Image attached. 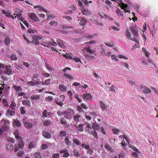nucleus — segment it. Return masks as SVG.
<instances>
[{
	"mask_svg": "<svg viewBox=\"0 0 158 158\" xmlns=\"http://www.w3.org/2000/svg\"><path fill=\"white\" fill-rule=\"evenodd\" d=\"M43 135L45 138H49L50 137L51 134L50 132L48 131H44L42 132Z\"/></svg>",
	"mask_w": 158,
	"mask_h": 158,
	"instance_id": "6ab92c4d",
	"label": "nucleus"
},
{
	"mask_svg": "<svg viewBox=\"0 0 158 158\" xmlns=\"http://www.w3.org/2000/svg\"><path fill=\"white\" fill-rule=\"evenodd\" d=\"M132 32V34L135 36H136L137 35V28L135 27H131V29L130 30Z\"/></svg>",
	"mask_w": 158,
	"mask_h": 158,
	"instance_id": "6e6552de",
	"label": "nucleus"
},
{
	"mask_svg": "<svg viewBox=\"0 0 158 158\" xmlns=\"http://www.w3.org/2000/svg\"><path fill=\"white\" fill-rule=\"evenodd\" d=\"M92 127L94 130H97L100 127V126L96 123H94L92 125Z\"/></svg>",
	"mask_w": 158,
	"mask_h": 158,
	"instance_id": "393cba45",
	"label": "nucleus"
},
{
	"mask_svg": "<svg viewBox=\"0 0 158 158\" xmlns=\"http://www.w3.org/2000/svg\"><path fill=\"white\" fill-rule=\"evenodd\" d=\"M126 36V37L128 39H130L131 36V32L130 30L128 29H127L125 33Z\"/></svg>",
	"mask_w": 158,
	"mask_h": 158,
	"instance_id": "a211bd4d",
	"label": "nucleus"
},
{
	"mask_svg": "<svg viewBox=\"0 0 158 158\" xmlns=\"http://www.w3.org/2000/svg\"><path fill=\"white\" fill-rule=\"evenodd\" d=\"M10 108L12 110H15L16 109V105L15 103L14 102H12L10 104Z\"/></svg>",
	"mask_w": 158,
	"mask_h": 158,
	"instance_id": "72a5a7b5",
	"label": "nucleus"
},
{
	"mask_svg": "<svg viewBox=\"0 0 158 158\" xmlns=\"http://www.w3.org/2000/svg\"><path fill=\"white\" fill-rule=\"evenodd\" d=\"M19 140L18 144L20 148H22L24 147V145L23 141H22V138L21 139Z\"/></svg>",
	"mask_w": 158,
	"mask_h": 158,
	"instance_id": "a878e982",
	"label": "nucleus"
},
{
	"mask_svg": "<svg viewBox=\"0 0 158 158\" xmlns=\"http://www.w3.org/2000/svg\"><path fill=\"white\" fill-rule=\"evenodd\" d=\"M40 98L37 95H32L31 97V99L32 100L37 101Z\"/></svg>",
	"mask_w": 158,
	"mask_h": 158,
	"instance_id": "e433bc0d",
	"label": "nucleus"
},
{
	"mask_svg": "<svg viewBox=\"0 0 158 158\" xmlns=\"http://www.w3.org/2000/svg\"><path fill=\"white\" fill-rule=\"evenodd\" d=\"M13 88L16 91V92H17L19 91H22V89L21 88V87L20 86H17L16 85H14L13 86Z\"/></svg>",
	"mask_w": 158,
	"mask_h": 158,
	"instance_id": "c9c22d12",
	"label": "nucleus"
},
{
	"mask_svg": "<svg viewBox=\"0 0 158 158\" xmlns=\"http://www.w3.org/2000/svg\"><path fill=\"white\" fill-rule=\"evenodd\" d=\"M73 60L75 61L76 62H80L81 63L80 59L76 56L73 57Z\"/></svg>",
	"mask_w": 158,
	"mask_h": 158,
	"instance_id": "bf43d9fd",
	"label": "nucleus"
},
{
	"mask_svg": "<svg viewBox=\"0 0 158 158\" xmlns=\"http://www.w3.org/2000/svg\"><path fill=\"white\" fill-rule=\"evenodd\" d=\"M48 114V111L47 110H44L42 113V115L43 117H47V114Z\"/></svg>",
	"mask_w": 158,
	"mask_h": 158,
	"instance_id": "0e129e2a",
	"label": "nucleus"
},
{
	"mask_svg": "<svg viewBox=\"0 0 158 158\" xmlns=\"http://www.w3.org/2000/svg\"><path fill=\"white\" fill-rule=\"evenodd\" d=\"M105 44L106 46L110 47H113L114 46V44L112 41L105 43Z\"/></svg>",
	"mask_w": 158,
	"mask_h": 158,
	"instance_id": "79ce46f5",
	"label": "nucleus"
},
{
	"mask_svg": "<svg viewBox=\"0 0 158 158\" xmlns=\"http://www.w3.org/2000/svg\"><path fill=\"white\" fill-rule=\"evenodd\" d=\"M25 107L23 106H22L20 108V111L21 114H25L26 111L24 110Z\"/></svg>",
	"mask_w": 158,
	"mask_h": 158,
	"instance_id": "864d4df0",
	"label": "nucleus"
},
{
	"mask_svg": "<svg viewBox=\"0 0 158 158\" xmlns=\"http://www.w3.org/2000/svg\"><path fill=\"white\" fill-rule=\"evenodd\" d=\"M59 87L60 90L62 91L65 92L67 90V87L64 85H59Z\"/></svg>",
	"mask_w": 158,
	"mask_h": 158,
	"instance_id": "dca6fc26",
	"label": "nucleus"
},
{
	"mask_svg": "<svg viewBox=\"0 0 158 158\" xmlns=\"http://www.w3.org/2000/svg\"><path fill=\"white\" fill-rule=\"evenodd\" d=\"M10 59L11 60H16L17 59V58L15 54H12L10 56Z\"/></svg>",
	"mask_w": 158,
	"mask_h": 158,
	"instance_id": "c03bdc74",
	"label": "nucleus"
},
{
	"mask_svg": "<svg viewBox=\"0 0 158 158\" xmlns=\"http://www.w3.org/2000/svg\"><path fill=\"white\" fill-rule=\"evenodd\" d=\"M51 123V121L49 120H45L44 122V125L45 126H48Z\"/></svg>",
	"mask_w": 158,
	"mask_h": 158,
	"instance_id": "4c0bfd02",
	"label": "nucleus"
},
{
	"mask_svg": "<svg viewBox=\"0 0 158 158\" xmlns=\"http://www.w3.org/2000/svg\"><path fill=\"white\" fill-rule=\"evenodd\" d=\"M92 129L91 125L89 124H87L85 128L86 131L89 133H90Z\"/></svg>",
	"mask_w": 158,
	"mask_h": 158,
	"instance_id": "cd10ccee",
	"label": "nucleus"
},
{
	"mask_svg": "<svg viewBox=\"0 0 158 158\" xmlns=\"http://www.w3.org/2000/svg\"><path fill=\"white\" fill-rule=\"evenodd\" d=\"M10 40L9 38H6L5 41V43L6 44L8 45L10 43Z\"/></svg>",
	"mask_w": 158,
	"mask_h": 158,
	"instance_id": "680f3d73",
	"label": "nucleus"
},
{
	"mask_svg": "<svg viewBox=\"0 0 158 158\" xmlns=\"http://www.w3.org/2000/svg\"><path fill=\"white\" fill-rule=\"evenodd\" d=\"M34 8H38L39 10H42L46 12H47V11L46 10L44 9L43 6L40 5H37L34 6Z\"/></svg>",
	"mask_w": 158,
	"mask_h": 158,
	"instance_id": "4be33fe9",
	"label": "nucleus"
},
{
	"mask_svg": "<svg viewBox=\"0 0 158 158\" xmlns=\"http://www.w3.org/2000/svg\"><path fill=\"white\" fill-rule=\"evenodd\" d=\"M64 76L67 78L69 79H73V77L71 75L67 73H64Z\"/></svg>",
	"mask_w": 158,
	"mask_h": 158,
	"instance_id": "37998d69",
	"label": "nucleus"
},
{
	"mask_svg": "<svg viewBox=\"0 0 158 158\" xmlns=\"http://www.w3.org/2000/svg\"><path fill=\"white\" fill-rule=\"evenodd\" d=\"M42 39L41 37L37 35H35L32 37V41L31 43L34 44L35 45L39 44V40Z\"/></svg>",
	"mask_w": 158,
	"mask_h": 158,
	"instance_id": "f03ea898",
	"label": "nucleus"
},
{
	"mask_svg": "<svg viewBox=\"0 0 158 158\" xmlns=\"http://www.w3.org/2000/svg\"><path fill=\"white\" fill-rule=\"evenodd\" d=\"M82 97L83 98V99L85 100H90L92 98V95L88 93H86L83 94L82 95Z\"/></svg>",
	"mask_w": 158,
	"mask_h": 158,
	"instance_id": "39448f33",
	"label": "nucleus"
},
{
	"mask_svg": "<svg viewBox=\"0 0 158 158\" xmlns=\"http://www.w3.org/2000/svg\"><path fill=\"white\" fill-rule=\"evenodd\" d=\"M81 117L80 115L77 114L73 116L74 120L77 123H78L80 120V118Z\"/></svg>",
	"mask_w": 158,
	"mask_h": 158,
	"instance_id": "f3484780",
	"label": "nucleus"
},
{
	"mask_svg": "<svg viewBox=\"0 0 158 158\" xmlns=\"http://www.w3.org/2000/svg\"><path fill=\"white\" fill-rule=\"evenodd\" d=\"M15 114V112L13 110H12L10 109H8L6 115L7 116H14Z\"/></svg>",
	"mask_w": 158,
	"mask_h": 158,
	"instance_id": "f8f14e48",
	"label": "nucleus"
},
{
	"mask_svg": "<svg viewBox=\"0 0 158 158\" xmlns=\"http://www.w3.org/2000/svg\"><path fill=\"white\" fill-rule=\"evenodd\" d=\"M81 52L82 53H85L84 55V56L89 60H94V57L90 55L93 54L94 51L91 50V47L90 46H88L83 48L81 50Z\"/></svg>",
	"mask_w": 158,
	"mask_h": 158,
	"instance_id": "f257e3e1",
	"label": "nucleus"
},
{
	"mask_svg": "<svg viewBox=\"0 0 158 158\" xmlns=\"http://www.w3.org/2000/svg\"><path fill=\"white\" fill-rule=\"evenodd\" d=\"M14 135L15 136V137L18 140L21 139L22 138L19 135V132L18 130H16L15 131L14 133Z\"/></svg>",
	"mask_w": 158,
	"mask_h": 158,
	"instance_id": "aec40b11",
	"label": "nucleus"
},
{
	"mask_svg": "<svg viewBox=\"0 0 158 158\" xmlns=\"http://www.w3.org/2000/svg\"><path fill=\"white\" fill-rule=\"evenodd\" d=\"M34 156L35 158H41L40 153L39 152H36L34 153Z\"/></svg>",
	"mask_w": 158,
	"mask_h": 158,
	"instance_id": "49530a36",
	"label": "nucleus"
},
{
	"mask_svg": "<svg viewBox=\"0 0 158 158\" xmlns=\"http://www.w3.org/2000/svg\"><path fill=\"white\" fill-rule=\"evenodd\" d=\"M64 56L66 57L67 59H72L73 57V55L71 53L66 54V55H65Z\"/></svg>",
	"mask_w": 158,
	"mask_h": 158,
	"instance_id": "603ef678",
	"label": "nucleus"
},
{
	"mask_svg": "<svg viewBox=\"0 0 158 158\" xmlns=\"http://www.w3.org/2000/svg\"><path fill=\"white\" fill-rule=\"evenodd\" d=\"M64 117L67 119L69 118V117L71 116L70 113L67 111H65L64 112Z\"/></svg>",
	"mask_w": 158,
	"mask_h": 158,
	"instance_id": "bb28decb",
	"label": "nucleus"
},
{
	"mask_svg": "<svg viewBox=\"0 0 158 158\" xmlns=\"http://www.w3.org/2000/svg\"><path fill=\"white\" fill-rule=\"evenodd\" d=\"M94 153L93 150L89 148L87 150V153L90 155H92Z\"/></svg>",
	"mask_w": 158,
	"mask_h": 158,
	"instance_id": "338daca9",
	"label": "nucleus"
},
{
	"mask_svg": "<svg viewBox=\"0 0 158 158\" xmlns=\"http://www.w3.org/2000/svg\"><path fill=\"white\" fill-rule=\"evenodd\" d=\"M5 67V71L6 74L9 75L12 74L13 73V72L12 71V69H11V66L10 65L9 66H6Z\"/></svg>",
	"mask_w": 158,
	"mask_h": 158,
	"instance_id": "423d86ee",
	"label": "nucleus"
},
{
	"mask_svg": "<svg viewBox=\"0 0 158 158\" xmlns=\"http://www.w3.org/2000/svg\"><path fill=\"white\" fill-rule=\"evenodd\" d=\"M66 135V132L64 131H61L59 134V136L61 137L65 136Z\"/></svg>",
	"mask_w": 158,
	"mask_h": 158,
	"instance_id": "de8ad7c7",
	"label": "nucleus"
},
{
	"mask_svg": "<svg viewBox=\"0 0 158 158\" xmlns=\"http://www.w3.org/2000/svg\"><path fill=\"white\" fill-rule=\"evenodd\" d=\"M57 42L59 46L62 48H63L64 46V41L60 39L57 40Z\"/></svg>",
	"mask_w": 158,
	"mask_h": 158,
	"instance_id": "ddd939ff",
	"label": "nucleus"
},
{
	"mask_svg": "<svg viewBox=\"0 0 158 158\" xmlns=\"http://www.w3.org/2000/svg\"><path fill=\"white\" fill-rule=\"evenodd\" d=\"M112 131L113 132L114 134H117L120 131L118 129L115 128L113 129Z\"/></svg>",
	"mask_w": 158,
	"mask_h": 158,
	"instance_id": "13d9d810",
	"label": "nucleus"
},
{
	"mask_svg": "<svg viewBox=\"0 0 158 158\" xmlns=\"http://www.w3.org/2000/svg\"><path fill=\"white\" fill-rule=\"evenodd\" d=\"M60 121L62 124H63L65 127H67L68 125L67 124L66 120L64 118H62L60 120Z\"/></svg>",
	"mask_w": 158,
	"mask_h": 158,
	"instance_id": "ea45409f",
	"label": "nucleus"
},
{
	"mask_svg": "<svg viewBox=\"0 0 158 158\" xmlns=\"http://www.w3.org/2000/svg\"><path fill=\"white\" fill-rule=\"evenodd\" d=\"M9 127L7 126H4L2 127V128L0 127V135L2 133L3 131H5L8 129Z\"/></svg>",
	"mask_w": 158,
	"mask_h": 158,
	"instance_id": "f704fd0d",
	"label": "nucleus"
},
{
	"mask_svg": "<svg viewBox=\"0 0 158 158\" xmlns=\"http://www.w3.org/2000/svg\"><path fill=\"white\" fill-rule=\"evenodd\" d=\"M2 13L8 17H10V15H11V13L10 12L9 10H2Z\"/></svg>",
	"mask_w": 158,
	"mask_h": 158,
	"instance_id": "4468645a",
	"label": "nucleus"
},
{
	"mask_svg": "<svg viewBox=\"0 0 158 158\" xmlns=\"http://www.w3.org/2000/svg\"><path fill=\"white\" fill-rule=\"evenodd\" d=\"M64 142L66 145H70L71 144V142L69 141V139L68 137H65L64 139Z\"/></svg>",
	"mask_w": 158,
	"mask_h": 158,
	"instance_id": "58836bf2",
	"label": "nucleus"
},
{
	"mask_svg": "<svg viewBox=\"0 0 158 158\" xmlns=\"http://www.w3.org/2000/svg\"><path fill=\"white\" fill-rule=\"evenodd\" d=\"M53 158H59V155L58 153L53 154L52 155Z\"/></svg>",
	"mask_w": 158,
	"mask_h": 158,
	"instance_id": "774afa93",
	"label": "nucleus"
},
{
	"mask_svg": "<svg viewBox=\"0 0 158 158\" xmlns=\"http://www.w3.org/2000/svg\"><path fill=\"white\" fill-rule=\"evenodd\" d=\"M94 137L98 138L97 134L95 130H93L91 131L90 133Z\"/></svg>",
	"mask_w": 158,
	"mask_h": 158,
	"instance_id": "a19ab883",
	"label": "nucleus"
},
{
	"mask_svg": "<svg viewBox=\"0 0 158 158\" xmlns=\"http://www.w3.org/2000/svg\"><path fill=\"white\" fill-rule=\"evenodd\" d=\"M49 24L52 26L54 25L56 27L58 23L55 21H52L49 22Z\"/></svg>",
	"mask_w": 158,
	"mask_h": 158,
	"instance_id": "a18cd8bd",
	"label": "nucleus"
},
{
	"mask_svg": "<svg viewBox=\"0 0 158 158\" xmlns=\"http://www.w3.org/2000/svg\"><path fill=\"white\" fill-rule=\"evenodd\" d=\"M25 127L27 128H31L33 127V124L27 121L25 122L24 123Z\"/></svg>",
	"mask_w": 158,
	"mask_h": 158,
	"instance_id": "9d476101",
	"label": "nucleus"
},
{
	"mask_svg": "<svg viewBox=\"0 0 158 158\" xmlns=\"http://www.w3.org/2000/svg\"><path fill=\"white\" fill-rule=\"evenodd\" d=\"M73 153L74 155L77 157H78L80 156L79 151L76 149H74L73 151Z\"/></svg>",
	"mask_w": 158,
	"mask_h": 158,
	"instance_id": "c756f323",
	"label": "nucleus"
},
{
	"mask_svg": "<svg viewBox=\"0 0 158 158\" xmlns=\"http://www.w3.org/2000/svg\"><path fill=\"white\" fill-rule=\"evenodd\" d=\"M105 147L108 149L109 151H112V148L110 147V145L106 143L105 145Z\"/></svg>",
	"mask_w": 158,
	"mask_h": 158,
	"instance_id": "8fccbe9b",
	"label": "nucleus"
},
{
	"mask_svg": "<svg viewBox=\"0 0 158 158\" xmlns=\"http://www.w3.org/2000/svg\"><path fill=\"white\" fill-rule=\"evenodd\" d=\"M22 91H19L17 92H15L16 94H17L19 96H22L25 93L21 92Z\"/></svg>",
	"mask_w": 158,
	"mask_h": 158,
	"instance_id": "3c124183",
	"label": "nucleus"
},
{
	"mask_svg": "<svg viewBox=\"0 0 158 158\" xmlns=\"http://www.w3.org/2000/svg\"><path fill=\"white\" fill-rule=\"evenodd\" d=\"M24 154V152L23 151H21L17 153V155L19 157H22L23 156Z\"/></svg>",
	"mask_w": 158,
	"mask_h": 158,
	"instance_id": "052dcab7",
	"label": "nucleus"
},
{
	"mask_svg": "<svg viewBox=\"0 0 158 158\" xmlns=\"http://www.w3.org/2000/svg\"><path fill=\"white\" fill-rule=\"evenodd\" d=\"M34 143L33 142H31L28 145V148L30 149L33 148L34 147Z\"/></svg>",
	"mask_w": 158,
	"mask_h": 158,
	"instance_id": "09e8293b",
	"label": "nucleus"
},
{
	"mask_svg": "<svg viewBox=\"0 0 158 158\" xmlns=\"http://www.w3.org/2000/svg\"><path fill=\"white\" fill-rule=\"evenodd\" d=\"M14 149V146L12 143H9L7 144L6 149L7 150L12 151Z\"/></svg>",
	"mask_w": 158,
	"mask_h": 158,
	"instance_id": "9b49d317",
	"label": "nucleus"
},
{
	"mask_svg": "<svg viewBox=\"0 0 158 158\" xmlns=\"http://www.w3.org/2000/svg\"><path fill=\"white\" fill-rule=\"evenodd\" d=\"M73 143L76 144L77 145H79L81 144V142L78 140L77 139H73Z\"/></svg>",
	"mask_w": 158,
	"mask_h": 158,
	"instance_id": "c85d7f7f",
	"label": "nucleus"
},
{
	"mask_svg": "<svg viewBox=\"0 0 158 158\" xmlns=\"http://www.w3.org/2000/svg\"><path fill=\"white\" fill-rule=\"evenodd\" d=\"M23 36L24 39L25 40L27 41V43L28 44H30L31 43V42L28 40V39L27 38V37L25 35H23Z\"/></svg>",
	"mask_w": 158,
	"mask_h": 158,
	"instance_id": "e2e57ef3",
	"label": "nucleus"
},
{
	"mask_svg": "<svg viewBox=\"0 0 158 158\" xmlns=\"http://www.w3.org/2000/svg\"><path fill=\"white\" fill-rule=\"evenodd\" d=\"M141 88L143 89V92L146 94H148L151 93V91L148 88L145 86H142Z\"/></svg>",
	"mask_w": 158,
	"mask_h": 158,
	"instance_id": "0eeeda50",
	"label": "nucleus"
},
{
	"mask_svg": "<svg viewBox=\"0 0 158 158\" xmlns=\"http://www.w3.org/2000/svg\"><path fill=\"white\" fill-rule=\"evenodd\" d=\"M16 17H17L19 20L22 21H23L24 20V19L22 16V14L21 13L17 14L16 15V16L15 17V18Z\"/></svg>",
	"mask_w": 158,
	"mask_h": 158,
	"instance_id": "b1692460",
	"label": "nucleus"
},
{
	"mask_svg": "<svg viewBox=\"0 0 158 158\" xmlns=\"http://www.w3.org/2000/svg\"><path fill=\"white\" fill-rule=\"evenodd\" d=\"M45 81V84H46V85H48L51 84L50 82L51 81V79H50L49 78L46 80Z\"/></svg>",
	"mask_w": 158,
	"mask_h": 158,
	"instance_id": "6e6d98bb",
	"label": "nucleus"
},
{
	"mask_svg": "<svg viewBox=\"0 0 158 158\" xmlns=\"http://www.w3.org/2000/svg\"><path fill=\"white\" fill-rule=\"evenodd\" d=\"M100 104L101 108L102 110L103 111H104V110H106L107 107L106 106L105 104L102 101H100Z\"/></svg>",
	"mask_w": 158,
	"mask_h": 158,
	"instance_id": "412c9836",
	"label": "nucleus"
},
{
	"mask_svg": "<svg viewBox=\"0 0 158 158\" xmlns=\"http://www.w3.org/2000/svg\"><path fill=\"white\" fill-rule=\"evenodd\" d=\"M21 124L20 122L16 119L14 120L13 123V125L15 127H20L21 126Z\"/></svg>",
	"mask_w": 158,
	"mask_h": 158,
	"instance_id": "2eb2a0df",
	"label": "nucleus"
},
{
	"mask_svg": "<svg viewBox=\"0 0 158 158\" xmlns=\"http://www.w3.org/2000/svg\"><path fill=\"white\" fill-rule=\"evenodd\" d=\"M115 12L117 14L119 18H120L122 20H124V18L123 15V11H121L118 8L117 10L115 11Z\"/></svg>",
	"mask_w": 158,
	"mask_h": 158,
	"instance_id": "20e7f679",
	"label": "nucleus"
},
{
	"mask_svg": "<svg viewBox=\"0 0 158 158\" xmlns=\"http://www.w3.org/2000/svg\"><path fill=\"white\" fill-rule=\"evenodd\" d=\"M53 98L52 96H49L45 98V100L47 102H50L52 101Z\"/></svg>",
	"mask_w": 158,
	"mask_h": 158,
	"instance_id": "4d7b16f0",
	"label": "nucleus"
},
{
	"mask_svg": "<svg viewBox=\"0 0 158 158\" xmlns=\"http://www.w3.org/2000/svg\"><path fill=\"white\" fill-rule=\"evenodd\" d=\"M83 125L82 124H80L77 126L76 128L77 130L80 131H83Z\"/></svg>",
	"mask_w": 158,
	"mask_h": 158,
	"instance_id": "7c9ffc66",
	"label": "nucleus"
},
{
	"mask_svg": "<svg viewBox=\"0 0 158 158\" xmlns=\"http://www.w3.org/2000/svg\"><path fill=\"white\" fill-rule=\"evenodd\" d=\"M111 58L112 60H114L116 61H118V59L116 56L114 55H111Z\"/></svg>",
	"mask_w": 158,
	"mask_h": 158,
	"instance_id": "69168bd1",
	"label": "nucleus"
},
{
	"mask_svg": "<svg viewBox=\"0 0 158 158\" xmlns=\"http://www.w3.org/2000/svg\"><path fill=\"white\" fill-rule=\"evenodd\" d=\"M101 52L102 55H105L107 56L110 57V52H107L106 50L104 49L103 48H102Z\"/></svg>",
	"mask_w": 158,
	"mask_h": 158,
	"instance_id": "1a4fd4ad",
	"label": "nucleus"
},
{
	"mask_svg": "<svg viewBox=\"0 0 158 158\" xmlns=\"http://www.w3.org/2000/svg\"><path fill=\"white\" fill-rule=\"evenodd\" d=\"M22 103L23 105H26L30 106V102L28 100H23L22 102Z\"/></svg>",
	"mask_w": 158,
	"mask_h": 158,
	"instance_id": "473e14b6",
	"label": "nucleus"
},
{
	"mask_svg": "<svg viewBox=\"0 0 158 158\" xmlns=\"http://www.w3.org/2000/svg\"><path fill=\"white\" fill-rule=\"evenodd\" d=\"M8 123V122H6V121L4 119H2V120L0 121V124L2 126H7L6 124Z\"/></svg>",
	"mask_w": 158,
	"mask_h": 158,
	"instance_id": "2f4dec72",
	"label": "nucleus"
},
{
	"mask_svg": "<svg viewBox=\"0 0 158 158\" xmlns=\"http://www.w3.org/2000/svg\"><path fill=\"white\" fill-rule=\"evenodd\" d=\"M1 102H2L3 106L7 107L9 106V104L7 102V100L6 99H2Z\"/></svg>",
	"mask_w": 158,
	"mask_h": 158,
	"instance_id": "5701e85b",
	"label": "nucleus"
},
{
	"mask_svg": "<svg viewBox=\"0 0 158 158\" xmlns=\"http://www.w3.org/2000/svg\"><path fill=\"white\" fill-rule=\"evenodd\" d=\"M27 84L30 86H34L35 85V83L32 81L27 82Z\"/></svg>",
	"mask_w": 158,
	"mask_h": 158,
	"instance_id": "5fc2aeb1",
	"label": "nucleus"
},
{
	"mask_svg": "<svg viewBox=\"0 0 158 158\" xmlns=\"http://www.w3.org/2000/svg\"><path fill=\"white\" fill-rule=\"evenodd\" d=\"M29 18L35 21H39V19L35 13H31L28 15Z\"/></svg>",
	"mask_w": 158,
	"mask_h": 158,
	"instance_id": "7ed1b4c3",
	"label": "nucleus"
}]
</instances>
